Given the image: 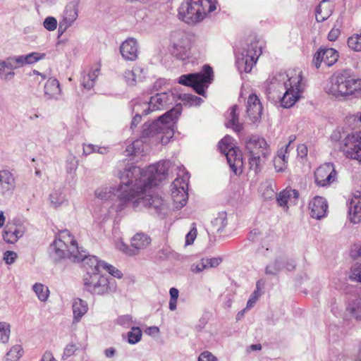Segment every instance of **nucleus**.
I'll return each instance as SVG.
<instances>
[{"label":"nucleus","instance_id":"nucleus-47","mask_svg":"<svg viewBox=\"0 0 361 361\" xmlns=\"http://www.w3.org/2000/svg\"><path fill=\"white\" fill-rule=\"evenodd\" d=\"M260 288H261V282L260 281H258L256 283V290L253 292L250 298L247 302V308L250 309L251 308L254 304L256 302L259 297L261 295L260 293Z\"/></svg>","mask_w":361,"mask_h":361},{"label":"nucleus","instance_id":"nucleus-49","mask_svg":"<svg viewBox=\"0 0 361 361\" xmlns=\"http://www.w3.org/2000/svg\"><path fill=\"white\" fill-rule=\"evenodd\" d=\"M102 269L106 270L108 271L111 275L114 276V277H116L118 279H121L123 276L122 272L118 270L115 267L108 264L107 263L104 262L103 263Z\"/></svg>","mask_w":361,"mask_h":361},{"label":"nucleus","instance_id":"nucleus-64","mask_svg":"<svg viewBox=\"0 0 361 361\" xmlns=\"http://www.w3.org/2000/svg\"><path fill=\"white\" fill-rule=\"evenodd\" d=\"M41 361H55V360L53 357L51 353H45L43 355Z\"/></svg>","mask_w":361,"mask_h":361},{"label":"nucleus","instance_id":"nucleus-20","mask_svg":"<svg viewBox=\"0 0 361 361\" xmlns=\"http://www.w3.org/2000/svg\"><path fill=\"white\" fill-rule=\"evenodd\" d=\"M309 208L311 216L320 219L326 215L328 204L324 197L316 196L310 202Z\"/></svg>","mask_w":361,"mask_h":361},{"label":"nucleus","instance_id":"nucleus-53","mask_svg":"<svg viewBox=\"0 0 361 361\" xmlns=\"http://www.w3.org/2000/svg\"><path fill=\"white\" fill-rule=\"evenodd\" d=\"M197 228L193 227L185 236V244L187 245H192L197 237Z\"/></svg>","mask_w":361,"mask_h":361},{"label":"nucleus","instance_id":"nucleus-28","mask_svg":"<svg viewBox=\"0 0 361 361\" xmlns=\"http://www.w3.org/2000/svg\"><path fill=\"white\" fill-rule=\"evenodd\" d=\"M82 262V267L87 271L86 274H93L94 273H99L102 269L104 262L99 261L95 256H87L85 255L78 262Z\"/></svg>","mask_w":361,"mask_h":361},{"label":"nucleus","instance_id":"nucleus-12","mask_svg":"<svg viewBox=\"0 0 361 361\" xmlns=\"http://www.w3.org/2000/svg\"><path fill=\"white\" fill-rule=\"evenodd\" d=\"M220 152L226 157L228 164L233 173L237 175L241 173L243 159L240 154H238L233 143V139L229 135L222 138L218 145Z\"/></svg>","mask_w":361,"mask_h":361},{"label":"nucleus","instance_id":"nucleus-50","mask_svg":"<svg viewBox=\"0 0 361 361\" xmlns=\"http://www.w3.org/2000/svg\"><path fill=\"white\" fill-rule=\"evenodd\" d=\"M350 279L353 281L361 282V264L352 267Z\"/></svg>","mask_w":361,"mask_h":361},{"label":"nucleus","instance_id":"nucleus-37","mask_svg":"<svg viewBox=\"0 0 361 361\" xmlns=\"http://www.w3.org/2000/svg\"><path fill=\"white\" fill-rule=\"evenodd\" d=\"M45 54L32 52L26 56H21L15 59L16 62L20 64H32L45 57Z\"/></svg>","mask_w":361,"mask_h":361},{"label":"nucleus","instance_id":"nucleus-59","mask_svg":"<svg viewBox=\"0 0 361 361\" xmlns=\"http://www.w3.org/2000/svg\"><path fill=\"white\" fill-rule=\"evenodd\" d=\"M341 35V30L339 28L333 27L328 35V39L331 42L336 41Z\"/></svg>","mask_w":361,"mask_h":361},{"label":"nucleus","instance_id":"nucleus-18","mask_svg":"<svg viewBox=\"0 0 361 361\" xmlns=\"http://www.w3.org/2000/svg\"><path fill=\"white\" fill-rule=\"evenodd\" d=\"M339 54L338 51L333 48L321 47L314 55L313 64L319 68L323 62L327 66H331L338 61Z\"/></svg>","mask_w":361,"mask_h":361},{"label":"nucleus","instance_id":"nucleus-51","mask_svg":"<svg viewBox=\"0 0 361 361\" xmlns=\"http://www.w3.org/2000/svg\"><path fill=\"white\" fill-rule=\"evenodd\" d=\"M44 27L49 31H54L57 27V20L54 17H47L44 21Z\"/></svg>","mask_w":361,"mask_h":361},{"label":"nucleus","instance_id":"nucleus-57","mask_svg":"<svg viewBox=\"0 0 361 361\" xmlns=\"http://www.w3.org/2000/svg\"><path fill=\"white\" fill-rule=\"evenodd\" d=\"M17 258V254L13 251H6L4 254V259L6 264H11L14 262Z\"/></svg>","mask_w":361,"mask_h":361},{"label":"nucleus","instance_id":"nucleus-5","mask_svg":"<svg viewBox=\"0 0 361 361\" xmlns=\"http://www.w3.org/2000/svg\"><path fill=\"white\" fill-rule=\"evenodd\" d=\"M269 154V147L262 137L253 136L246 142L245 154L250 169L255 173L261 170Z\"/></svg>","mask_w":361,"mask_h":361},{"label":"nucleus","instance_id":"nucleus-43","mask_svg":"<svg viewBox=\"0 0 361 361\" xmlns=\"http://www.w3.org/2000/svg\"><path fill=\"white\" fill-rule=\"evenodd\" d=\"M142 337V331L138 327H133L128 333V341L130 344H135L140 341Z\"/></svg>","mask_w":361,"mask_h":361},{"label":"nucleus","instance_id":"nucleus-62","mask_svg":"<svg viewBox=\"0 0 361 361\" xmlns=\"http://www.w3.org/2000/svg\"><path fill=\"white\" fill-rule=\"evenodd\" d=\"M352 313L357 318H361V303H355L352 307Z\"/></svg>","mask_w":361,"mask_h":361},{"label":"nucleus","instance_id":"nucleus-42","mask_svg":"<svg viewBox=\"0 0 361 361\" xmlns=\"http://www.w3.org/2000/svg\"><path fill=\"white\" fill-rule=\"evenodd\" d=\"M51 204L57 207L61 205L65 201V196L59 190L53 191L49 195Z\"/></svg>","mask_w":361,"mask_h":361},{"label":"nucleus","instance_id":"nucleus-10","mask_svg":"<svg viewBox=\"0 0 361 361\" xmlns=\"http://www.w3.org/2000/svg\"><path fill=\"white\" fill-rule=\"evenodd\" d=\"M264 47V42L254 37L248 44L246 54L242 53L237 56L236 63L238 68L245 73H250L262 54Z\"/></svg>","mask_w":361,"mask_h":361},{"label":"nucleus","instance_id":"nucleus-27","mask_svg":"<svg viewBox=\"0 0 361 361\" xmlns=\"http://www.w3.org/2000/svg\"><path fill=\"white\" fill-rule=\"evenodd\" d=\"M78 16V6L75 3L71 2L68 4L64 10L63 20L60 23L59 28L61 29L64 26L66 30L70 27Z\"/></svg>","mask_w":361,"mask_h":361},{"label":"nucleus","instance_id":"nucleus-60","mask_svg":"<svg viewBox=\"0 0 361 361\" xmlns=\"http://www.w3.org/2000/svg\"><path fill=\"white\" fill-rule=\"evenodd\" d=\"M308 152V149L307 145L305 144H300L297 147V153L298 156L302 159L307 157Z\"/></svg>","mask_w":361,"mask_h":361},{"label":"nucleus","instance_id":"nucleus-35","mask_svg":"<svg viewBox=\"0 0 361 361\" xmlns=\"http://www.w3.org/2000/svg\"><path fill=\"white\" fill-rule=\"evenodd\" d=\"M14 66L12 60L8 59L6 61H0V76L4 80H10L14 75Z\"/></svg>","mask_w":361,"mask_h":361},{"label":"nucleus","instance_id":"nucleus-36","mask_svg":"<svg viewBox=\"0 0 361 361\" xmlns=\"http://www.w3.org/2000/svg\"><path fill=\"white\" fill-rule=\"evenodd\" d=\"M73 311L75 319L76 321H79L80 319L87 312V305L81 299L77 298L73 302Z\"/></svg>","mask_w":361,"mask_h":361},{"label":"nucleus","instance_id":"nucleus-44","mask_svg":"<svg viewBox=\"0 0 361 361\" xmlns=\"http://www.w3.org/2000/svg\"><path fill=\"white\" fill-rule=\"evenodd\" d=\"M348 47L356 51H361V35H354L348 39Z\"/></svg>","mask_w":361,"mask_h":361},{"label":"nucleus","instance_id":"nucleus-24","mask_svg":"<svg viewBox=\"0 0 361 361\" xmlns=\"http://www.w3.org/2000/svg\"><path fill=\"white\" fill-rule=\"evenodd\" d=\"M238 110L237 105H233L228 109L225 114V125L227 128H231L237 133H240L243 130V124L239 122Z\"/></svg>","mask_w":361,"mask_h":361},{"label":"nucleus","instance_id":"nucleus-2","mask_svg":"<svg viewBox=\"0 0 361 361\" xmlns=\"http://www.w3.org/2000/svg\"><path fill=\"white\" fill-rule=\"evenodd\" d=\"M326 92L338 100L348 98H361V78L351 75L346 71L334 73L325 86Z\"/></svg>","mask_w":361,"mask_h":361},{"label":"nucleus","instance_id":"nucleus-7","mask_svg":"<svg viewBox=\"0 0 361 361\" xmlns=\"http://www.w3.org/2000/svg\"><path fill=\"white\" fill-rule=\"evenodd\" d=\"M279 86L280 89H293L294 91L302 92V73L300 68H290L285 73H279L271 80V85L268 88V93L271 94L272 90Z\"/></svg>","mask_w":361,"mask_h":361},{"label":"nucleus","instance_id":"nucleus-1","mask_svg":"<svg viewBox=\"0 0 361 361\" xmlns=\"http://www.w3.org/2000/svg\"><path fill=\"white\" fill-rule=\"evenodd\" d=\"M123 179H124L123 178ZM124 181V180H123ZM133 180H128L127 183L123 182L118 190V197L121 202L120 208L123 209L127 207H132L133 209L140 207H153L156 210L161 209L164 205V200L158 195L152 193L151 189L145 188H133L130 186Z\"/></svg>","mask_w":361,"mask_h":361},{"label":"nucleus","instance_id":"nucleus-40","mask_svg":"<svg viewBox=\"0 0 361 361\" xmlns=\"http://www.w3.org/2000/svg\"><path fill=\"white\" fill-rule=\"evenodd\" d=\"M109 149L106 147H99L92 144L83 145V154L85 156L89 155L94 152H97L102 154H106Z\"/></svg>","mask_w":361,"mask_h":361},{"label":"nucleus","instance_id":"nucleus-41","mask_svg":"<svg viewBox=\"0 0 361 361\" xmlns=\"http://www.w3.org/2000/svg\"><path fill=\"white\" fill-rule=\"evenodd\" d=\"M33 290L41 301H46L49 297V290L48 288L42 283H35Z\"/></svg>","mask_w":361,"mask_h":361},{"label":"nucleus","instance_id":"nucleus-13","mask_svg":"<svg viewBox=\"0 0 361 361\" xmlns=\"http://www.w3.org/2000/svg\"><path fill=\"white\" fill-rule=\"evenodd\" d=\"M212 11L207 6L202 4L194 5L192 2L186 1L182 3L178 8V17L187 23H192L200 20L205 14Z\"/></svg>","mask_w":361,"mask_h":361},{"label":"nucleus","instance_id":"nucleus-3","mask_svg":"<svg viewBox=\"0 0 361 361\" xmlns=\"http://www.w3.org/2000/svg\"><path fill=\"white\" fill-rule=\"evenodd\" d=\"M169 169L168 161H160L149 165L142 171L140 168L133 166L126 170V178L133 180V183L130 184L133 188L142 187L145 189H152L166 178Z\"/></svg>","mask_w":361,"mask_h":361},{"label":"nucleus","instance_id":"nucleus-11","mask_svg":"<svg viewBox=\"0 0 361 361\" xmlns=\"http://www.w3.org/2000/svg\"><path fill=\"white\" fill-rule=\"evenodd\" d=\"M189 179V173L184 167H180L177 177L171 185V197L176 209H181L187 203Z\"/></svg>","mask_w":361,"mask_h":361},{"label":"nucleus","instance_id":"nucleus-39","mask_svg":"<svg viewBox=\"0 0 361 361\" xmlns=\"http://www.w3.org/2000/svg\"><path fill=\"white\" fill-rule=\"evenodd\" d=\"M15 178L13 175L8 171H2L1 174V185H6V188L9 190L14 187Z\"/></svg>","mask_w":361,"mask_h":361},{"label":"nucleus","instance_id":"nucleus-16","mask_svg":"<svg viewBox=\"0 0 361 361\" xmlns=\"http://www.w3.org/2000/svg\"><path fill=\"white\" fill-rule=\"evenodd\" d=\"M337 171L332 163H325L316 169L314 173V183L319 187H328L337 179Z\"/></svg>","mask_w":361,"mask_h":361},{"label":"nucleus","instance_id":"nucleus-61","mask_svg":"<svg viewBox=\"0 0 361 361\" xmlns=\"http://www.w3.org/2000/svg\"><path fill=\"white\" fill-rule=\"evenodd\" d=\"M142 108L143 107H140V111L139 113L135 111V116L133 117V118L132 120V122H131V128H132L133 127H136L137 126V124H139L141 122V120H142L141 115H144L142 113Z\"/></svg>","mask_w":361,"mask_h":361},{"label":"nucleus","instance_id":"nucleus-6","mask_svg":"<svg viewBox=\"0 0 361 361\" xmlns=\"http://www.w3.org/2000/svg\"><path fill=\"white\" fill-rule=\"evenodd\" d=\"M178 116V111L171 109L160 116L157 121L150 124L145 123L142 126V137H153L159 134L172 136Z\"/></svg>","mask_w":361,"mask_h":361},{"label":"nucleus","instance_id":"nucleus-31","mask_svg":"<svg viewBox=\"0 0 361 361\" xmlns=\"http://www.w3.org/2000/svg\"><path fill=\"white\" fill-rule=\"evenodd\" d=\"M288 153V145L282 147L278 150L277 154L274 160V167L277 171H283L286 169L288 162L287 155Z\"/></svg>","mask_w":361,"mask_h":361},{"label":"nucleus","instance_id":"nucleus-26","mask_svg":"<svg viewBox=\"0 0 361 361\" xmlns=\"http://www.w3.org/2000/svg\"><path fill=\"white\" fill-rule=\"evenodd\" d=\"M349 220L353 224L361 222V193L353 195L349 208Z\"/></svg>","mask_w":361,"mask_h":361},{"label":"nucleus","instance_id":"nucleus-30","mask_svg":"<svg viewBox=\"0 0 361 361\" xmlns=\"http://www.w3.org/2000/svg\"><path fill=\"white\" fill-rule=\"evenodd\" d=\"M61 93L59 80L54 78H49L44 85V95L48 99H58Z\"/></svg>","mask_w":361,"mask_h":361},{"label":"nucleus","instance_id":"nucleus-56","mask_svg":"<svg viewBox=\"0 0 361 361\" xmlns=\"http://www.w3.org/2000/svg\"><path fill=\"white\" fill-rule=\"evenodd\" d=\"M118 324L125 327H129L132 323V317L130 315H123L118 318Z\"/></svg>","mask_w":361,"mask_h":361},{"label":"nucleus","instance_id":"nucleus-32","mask_svg":"<svg viewBox=\"0 0 361 361\" xmlns=\"http://www.w3.org/2000/svg\"><path fill=\"white\" fill-rule=\"evenodd\" d=\"M283 90L285 92L281 98V104L284 108H290L298 101L302 92L294 91L293 89H281V92Z\"/></svg>","mask_w":361,"mask_h":361},{"label":"nucleus","instance_id":"nucleus-48","mask_svg":"<svg viewBox=\"0 0 361 361\" xmlns=\"http://www.w3.org/2000/svg\"><path fill=\"white\" fill-rule=\"evenodd\" d=\"M170 300H169V309L171 310H175L176 309L177 300L178 298V290L176 288H171L169 290Z\"/></svg>","mask_w":361,"mask_h":361},{"label":"nucleus","instance_id":"nucleus-14","mask_svg":"<svg viewBox=\"0 0 361 361\" xmlns=\"http://www.w3.org/2000/svg\"><path fill=\"white\" fill-rule=\"evenodd\" d=\"M340 148L347 158L361 164V133L348 134L341 140Z\"/></svg>","mask_w":361,"mask_h":361},{"label":"nucleus","instance_id":"nucleus-46","mask_svg":"<svg viewBox=\"0 0 361 361\" xmlns=\"http://www.w3.org/2000/svg\"><path fill=\"white\" fill-rule=\"evenodd\" d=\"M139 71L138 68L132 70H127L124 73V78L129 85H135L136 84V73Z\"/></svg>","mask_w":361,"mask_h":361},{"label":"nucleus","instance_id":"nucleus-21","mask_svg":"<svg viewBox=\"0 0 361 361\" xmlns=\"http://www.w3.org/2000/svg\"><path fill=\"white\" fill-rule=\"evenodd\" d=\"M299 197L297 190L287 188L279 193L276 197L278 204L288 211V204H295Z\"/></svg>","mask_w":361,"mask_h":361},{"label":"nucleus","instance_id":"nucleus-23","mask_svg":"<svg viewBox=\"0 0 361 361\" xmlns=\"http://www.w3.org/2000/svg\"><path fill=\"white\" fill-rule=\"evenodd\" d=\"M123 178H124L123 180H124L125 183H127L128 181V180H130L128 178H126V171L122 173V175L121 176V183L116 189H115L114 188H111V187L99 188L95 190V196L100 200H109V199H111L114 196H116L117 199L119 202V203L118 204V209L121 210L120 208L121 202L118 197V190L120 189L121 185L123 184Z\"/></svg>","mask_w":361,"mask_h":361},{"label":"nucleus","instance_id":"nucleus-33","mask_svg":"<svg viewBox=\"0 0 361 361\" xmlns=\"http://www.w3.org/2000/svg\"><path fill=\"white\" fill-rule=\"evenodd\" d=\"M131 246L137 250L146 248L151 243V238L149 235L144 233H137L131 238Z\"/></svg>","mask_w":361,"mask_h":361},{"label":"nucleus","instance_id":"nucleus-15","mask_svg":"<svg viewBox=\"0 0 361 361\" xmlns=\"http://www.w3.org/2000/svg\"><path fill=\"white\" fill-rule=\"evenodd\" d=\"M171 44L172 55L180 59L188 58L191 43L188 34L182 31L173 32L171 35Z\"/></svg>","mask_w":361,"mask_h":361},{"label":"nucleus","instance_id":"nucleus-4","mask_svg":"<svg viewBox=\"0 0 361 361\" xmlns=\"http://www.w3.org/2000/svg\"><path fill=\"white\" fill-rule=\"evenodd\" d=\"M52 247L59 259L68 258L73 261H79L85 255V251L79 247L75 237L68 230L58 233Z\"/></svg>","mask_w":361,"mask_h":361},{"label":"nucleus","instance_id":"nucleus-58","mask_svg":"<svg viewBox=\"0 0 361 361\" xmlns=\"http://www.w3.org/2000/svg\"><path fill=\"white\" fill-rule=\"evenodd\" d=\"M198 361H217V359L210 352L204 351L200 355Z\"/></svg>","mask_w":361,"mask_h":361},{"label":"nucleus","instance_id":"nucleus-54","mask_svg":"<svg viewBox=\"0 0 361 361\" xmlns=\"http://www.w3.org/2000/svg\"><path fill=\"white\" fill-rule=\"evenodd\" d=\"M204 260L207 269L216 267L222 261L220 257L204 258Z\"/></svg>","mask_w":361,"mask_h":361},{"label":"nucleus","instance_id":"nucleus-34","mask_svg":"<svg viewBox=\"0 0 361 361\" xmlns=\"http://www.w3.org/2000/svg\"><path fill=\"white\" fill-rule=\"evenodd\" d=\"M100 68L99 66L92 68L88 73L83 75L82 78V85L87 89H90L94 86L95 80L99 75Z\"/></svg>","mask_w":361,"mask_h":361},{"label":"nucleus","instance_id":"nucleus-22","mask_svg":"<svg viewBox=\"0 0 361 361\" xmlns=\"http://www.w3.org/2000/svg\"><path fill=\"white\" fill-rule=\"evenodd\" d=\"M262 109V103L257 95L255 94H250L247 99V113L253 122L261 118Z\"/></svg>","mask_w":361,"mask_h":361},{"label":"nucleus","instance_id":"nucleus-52","mask_svg":"<svg viewBox=\"0 0 361 361\" xmlns=\"http://www.w3.org/2000/svg\"><path fill=\"white\" fill-rule=\"evenodd\" d=\"M205 269H207V267L204 258L202 259L196 263L192 264L190 267V270L193 273L196 274L202 271Z\"/></svg>","mask_w":361,"mask_h":361},{"label":"nucleus","instance_id":"nucleus-55","mask_svg":"<svg viewBox=\"0 0 361 361\" xmlns=\"http://www.w3.org/2000/svg\"><path fill=\"white\" fill-rule=\"evenodd\" d=\"M116 247L127 255H132L135 254L134 250H133L131 248H130L128 245L125 244L121 240L118 241L116 243Z\"/></svg>","mask_w":361,"mask_h":361},{"label":"nucleus","instance_id":"nucleus-25","mask_svg":"<svg viewBox=\"0 0 361 361\" xmlns=\"http://www.w3.org/2000/svg\"><path fill=\"white\" fill-rule=\"evenodd\" d=\"M120 51L125 59L130 61L135 60L138 55L137 41L134 38H128L121 44Z\"/></svg>","mask_w":361,"mask_h":361},{"label":"nucleus","instance_id":"nucleus-45","mask_svg":"<svg viewBox=\"0 0 361 361\" xmlns=\"http://www.w3.org/2000/svg\"><path fill=\"white\" fill-rule=\"evenodd\" d=\"M10 324L6 322H0V341L6 343L10 335Z\"/></svg>","mask_w":361,"mask_h":361},{"label":"nucleus","instance_id":"nucleus-29","mask_svg":"<svg viewBox=\"0 0 361 361\" xmlns=\"http://www.w3.org/2000/svg\"><path fill=\"white\" fill-rule=\"evenodd\" d=\"M333 11V3L329 0H323L316 9V20L318 22L324 21L332 14Z\"/></svg>","mask_w":361,"mask_h":361},{"label":"nucleus","instance_id":"nucleus-19","mask_svg":"<svg viewBox=\"0 0 361 361\" xmlns=\"http://www.w3.org/2000/svg\"><path fill=\"white\" fill-rule=\"evenodd\" d=\"M25 232L24 226L15 221H8L3 231V239L7 243H15L23 236Z\"/></svg>","mask_w":361,"mask_h":361},{"label":"nucleus","instance_id":"nucleus-8","mask_svg":"<svg viewBox=\"0 0 361 361\" xmlns=\"http://www.w3.org/2000/svg\"><path fill=\"white\" fill-rule=\"evenodd\" d=\"M213 69L209 65H204L202 71L197 73L182 75L178 78V83L192 87L200 95H203L205 89L213 80Z\"/></svg>","mask_w":361,"mask_h":361},{"label":"nucleus","instance_id":"nucleus-38","mask_svg":"<svg viewBox=\"0 0 361 361\" xmlns=\"http://www.w3.org/2000/svg\"><path fill=\"white\" fill-rule=\"evenodd\" d=\"M23 348L20 345H16L11 348L6 353V361H17L23 355Z\"/></svg>","mask_w":361,"mask_h":361},{"label":"nucleus","instance_id":"nucleus-63","mask_svg":"<svg viewBox=\"0 0 361 361\" xmlns=\"http://www.w3.org/2000/svg\"><path fill=\"white\" fill-rule=\"evenodd\" d=\"M77 347L74 344H68L66 348H65V353L67 355H71L74 353V352L76 350Z\"/></svg>","mask_w":361,"mask_h":361},{"label":"nucleus","instance_id":"nucleus-9","mask_svg":"<svg viewBox=\"0 0 361 361\" xmlns=\"http://www.w3.org/2000/svg\"><path fill=\"white\" fill-rule=\"evenodd\" d=\"M83 281L85 288L96 295L112 293L116 292L117 288L116 281L113 279H108L99 273L84 275Z\"/></svg>","mask_w":361,"mask_h":361},{"label":"nucleus","instance_id":"nucleus-17","mask_svg":"<svg viewBox=\"0 0 361 361\" xmlns=\"http://www.w3.org/2000/svg\"><path fill=\"white\" fill-rule=\"evenodd\" d=\"M169 100V96L165 92L157 93L151 97L149 102H137L133 106V111L139 113L140 107H143L142 113L147 115L152 111L162 109Z\"/></svg>","mask_w":361,"mask_h":361}]
</instances>
